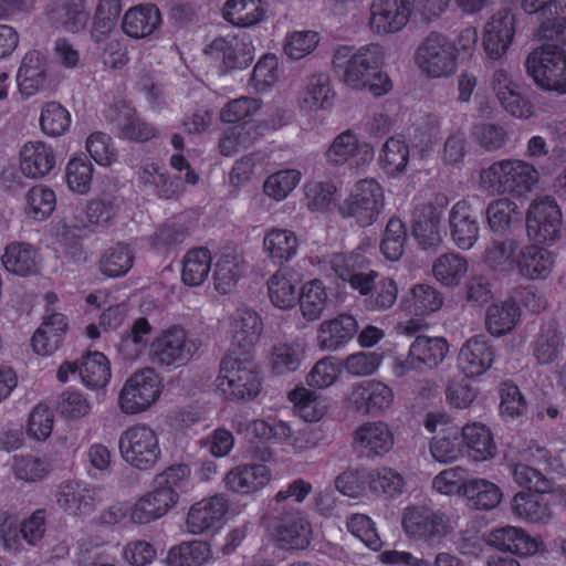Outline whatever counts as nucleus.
<instances>
[{
	"instance_id": "nucleus-12",
	"label": "nucleus",
	"mask_w": 566,
	"mask_h": 566,
	"mask_svg": "<svg viewBox=\"0 0 566 566\" xmlns=\"http://www.w3.org/2000/svg\"><path fill=\"white\" fill-rule=\"evenodd\" d=\"M521 7L541 21L538 39L566 41V0H522Z\"/></svg>"
},
{
	"instance_id": "nucleus-61",
	"label": "nucleus",
	"mask_w": 566,
	"mask_h": 566,
	"mask_svg": "<svg viewBox=\"0 0 566 566\" xmlns=\"http://www.w3.org/2000/svg\"><path fill=\"white\" fill-rule=\"evenodd\" d=\"M210 558V546L203 541L181 543L168 553V560L172 566H201Z\"/></svg>"
},
{
	"instance_id": "nucleus-16",
	"label": "nucleus",
	"mask_w": 566,
	"mask_h": 566,
	"mask_svg": "<svg viewBox=\"0 0 566 566\" xmlns=\"http://www.w3.org/2000/svg\"><path fill=\"white\" fill-rule=\"evenodd\" d=\"M272 528L281 546L289 549H304L311 542V525L297 510L275 507Z\"/></svg>"
},
{
	"instance_id": "nucleus-23",
	"label": "nucleus",
	"mask_w": 566,
	"mask_h": 566,
	"mask_svg": "<svg viewBox=\"0 0 566 566\" xmlns=\"http://www.w3.org/2000/svg\"><path fill=\"white\" fill-rule=\"evenodd\" d=\"M229 510L228 500L217 494L192 504L186 518V528L191 534H202L218 527Z\"/></svg>"
},
{
	"instance_id": "nucleus-55",
	"label": "nucleus",
	"mask_w": 566,
	"mask_h": 566,
	"mask_svg": "<svg viewBox=\"0 0 566 566\" xmlns=\"http://www.w3.org/2000/svg\"><path fill=\"white\" fill-rule=\"evenodd\" d=\"M443 295L429 284H416L403 303L406 308L416 316H423L437 312L443 305Z\"/></svg>"
},
{
	"instance_id": "nucleus-50",
	"label": "nucleus",
	"mask_w": 566,
	"mask_h": 566,
	"mask_svg": "<svg viewBox=\"0 0 566 566\" xmlns=\"http://www.w3.org/2000/svg\"><path fill=\"white\" fill-rule=\"evenodd\" d=\"M409 349L416 361L426 368H436L447 357L449 353V344L443 337H429L419 335L411 343Z\"/></svg>"
},
{
	"instance_id": "nucleus-21",
	"label": "nucleus",
	"mask_w": 566,
	"mask_h": 566,
	"mask_svg": "<svg viewBox=\"0 0 566 566\" xmlns=\"http://www.w3.org/2000/svg\"><path fill=\"white\" fill-rule=\"evenodd\" d=\"M444 207V198L440 203L431 201L416 205L412 212V232L423 249L437 248L442 242L440 220Z\"/></svg>"
},
{
	"instance_id": "nucleus-9",
	"label": "nucleus",
	"mask_w": 566,
	"mask_h": 566,
	"mask_svg": "<svg viewBox=\"0 0 566 566\" xmlns=\"http://www.w3.org/2000/svg\"><path fill=\"white\" fill-rule=\"evenodd\" d=\"M160 382L151 368L134 373L123 385L117 405L125 415H138L148 410L159 398Z\"/></svg>"
},
{
	"instance_id": "nucleus-59",
	"label": "nucleus",
	"mask_w": 566,
	"mask_h": 566,
	"mask_svg": "<svg viewBox=\"0 0 566 566\" xmlns=\"http://www.w3.org/2000/svg\"><path fill=\"white\" fill-rule=\"evenodd\" d=\"M303 361V349L290 343L275 344L269 356V365L273 374L283 376L296 371Z\"/></svg>"
},
{
	"instance_id": "nucleus-31",
	"label": "nucleus",
	"mask_w": 566,
	"mask_h": 566,
	"mask_svg": "<svg viewBox=\"0 0 566 566\" xmlns=\"http://www.w3.org/2000/svg\"><path fill=\"white\" fill-rule=\"evenodd\" d=\"M96 490L80 481L63 482L56 492L61 509L72 515H88L96 506Z\"/></svg>"
},
{
	"instance_id": "nucleus-4",
	"label": "nucleus",
	"mask_w": 566,
	"mask_h": 566,
	"mask_svg": "<svg viewBox=\"0 0 566 566\" xmlns=\"http://www.w3.org/2000/svg\"><path fill=\"white\" fill-rule=\"evenodd\" d=\"M415 63L424 77H452L459 66V51L453 41L439 32H430L417 46Z\"/></svg>"
},
{
	"instance_id": "nucleus-45",
	"label": "nucleus",
	"mask_w": 566,
	"mask_h": 566,
	"mask_svg": "<svg viewBox=\"0 0 566 566\" xmlns=\"http://www.w3.org/2000/svg\"><path fill=\"white\" fill-rule=\"evenodd\" d=\"M78 361V376L88 389L104 388L112 376L111 364L101 352L87 353Z\"/></svg>"
},
{
	"instance_id": "nucleus-29",
	"label": "nucleus",
	"mask_w": 566,
	"mask_h": 566,
	"mask_svg": "<svg viewBox=\"0 0 566 566\" xmlns=\"http://www.w3.org/2000/svg\"><path fill=\"white\" fill-rule=\"evenodd\" d=\"M555 254L538 244L520 245L515 271L526 280H546L555 266Z\"/></svg>"
},
{
	"instance_id": "nucleus-54",
	"label": "nucleus",
	"mask_w": 566,
	"mask_h": 566,
	"mask_svg": "<svg viewBox=\"0 0 566 566\" xmlns=\"http://www.w3.org/2000/svg\"><path fill=\"white\" fill-rule=\"evenodd\" d=\"M463 496L471 507L489 511L500 504L502 492L495 483L475 478L464 484Z\"/></svg>"
},
{
	"instance_id": "nucleus-62",
	"label": "nucleus",
	"mask_w": 566,
	"mask_h": 566,
	"mask_svg": "<svg viewBox=\"0 0 566 566\" xmlns=\"http://www.w3.org/2000/svg\"><path fill=\"white\" fill-rule=\"evenodd\" d=\"M506 463L514 482L518 486L535 493H545L551 490V481L546 478L542 468L513 461H506Z\"/></svg>"
},
{
	"instance_id": "nucleus-44",
	"label": "nucleus",
	"mask_w": 566,
	"mask_h": 566,
	"mask_svg": "<svg viewBox=\"0 0 566 566\" xmlns=\"http://www.w3.org/2000/svg\"><path fill=\"white\" fill-rule=\"evenodd\" d=\"M268 294L271 303L280 310L293 308L298 298L297 280L289 269L276 271L268 280Z\"/></svg>"
},
{
	"instance_id": "nucleus-34",
	"label": "nucleus",
	"mask_w": 566,
	"mask_h": 566,
	"mask_svg": "<svg viewBox=\"0 0 566 566\" xmlns=\"http://www.w3.org/2000/svg\"><path fill=\"white\" fill-rule=\"evenodd\" d=\"M55 166L53 148L43 142L25 143L20 150V169L29 178H43Z\"/></svg>"
},
{
	"instance_id": "nucleus-43",
	"label": "nucleus",
	"mask_w": 566,
	"mask_h": 566,
	"mask_svg": "<svg viewBox=\"0 0 566 566\" xmlns=\"http://www.w3.org/2000/svg\"><path fill=\"white\" fill-rule=\"evenodd\" d=\"M335 92L332 88L329 76L325 73L314 74L310 77L300 98V106L306 112H317L332 107Z\"/></svg>"
},
{
	"instance_id": "nucleus-28",
	"label": "nucleus",
	"mask_w": 566,
	"mask_h": 566,
	"mask_svg": "<svg viewBox=\"0 0 566 566\" xmlns=\"http://www.w3.org/2000/svg\"><path fill=\"white\" fill-rule=\"evenodd\" d=\"M20 93L31 97L48 87L46 57L38 50L27 52L17 73Z\"/></svg>"
},
{
	"instance_id": "nucleus-27",
	"label": "nucleus",
	"mask_w": 566,
	"mask_h": 566,
	"mask_svg": "<svg viewBox=\"0 0 566 566\" xmlns=\"http://www.w3.org/2000/svg\"><path fill=\"white\" fill-rule=\"evenodd\" d=\"M494 361V348L484 336H473L461 347L458 366L465 377L483 375Z\"/></svg>"
},
{
	"instance_id": "nucleus-40",
	"label": "nucleus",
	"mask_w": 566,
	"mask_h": 566,
	"mask_svg": "<svg viewBox=\"0 0 566 566\" xmlns=\"http://www.w3.org/2000/svg\"><path fill=\"white\" fill-rule=\"evenodd\" d=\"M297 301L301 314L307 322L319 319L332 304L327 287L318 279L311 280L301 286Z\"/></svg>"
},
{
	"instance_id": "nucleus-14",
	"label": "nucleus",
	"mask_w": 566,
	"mask_h": 566,
	"mask_svg": "<svg viewBox=\"0 0 566 566\" xmlns=\"http://www.w3.org/2000/svg\"><path fill=\"white\" fill-rule=\"evenodd\" d=\"M415 0H373L369 28L378 35L401 31L409 22Z\"/></svg>"
},
{
	"instance_id": "nucleus-25",
	"label": "nucleus",
	"mask_w": 566,
	"mask_h": 566,
	"mask_svg": "<svg viewBox=\"0 0 566 566\" xmlns=\"http://www.w3.org/2000/svg\"><path fill=\"white\" fill-rule=\"evenodd\" d=\"M354 448L363 457H381L394 446V434L382 421L366 422L354 432Z\"/></svg>"
},
{
	"instance_id": "nucleus-57",
	"label": "nucleus",
	"mask_w": 566,
	"mask_h": 566,
	"mask_svg": "<svg viewBox=\"0 0 566 566\" xmlns=\"http://www.w3.org/2000/svg\"><path fill=\"white\" fill-rule=\"evenodd\" d=\"M295 412L307 422L319 421L327 409L325 400L315 391L305 387H296L289 394Z\"/></svg>"
},
{
	"instance_id": "nucleus-36",
	"label": "nucleus",
	"mask_w": 566,
	"mask_h": 566,
	"mask_svg": "<svg viewBox=\"0 0 566 566\" xmlns=\"http://www.w3.org/2000/svg\"><path fill=\"white\" fill-rule=\"evenodd\" d=\"M138 181L146 190L151 191L160 199L178 198L182 191L180 178L170 177L163 167L157 164H146L138 171Z\"/></svg>"
},
{
	"instance_id": "nucleus-17",
	"label": "nucleus",
	"mask_w": 566,
	"mask_h": 566,
	"mask_svg": "<svg viewBox=\"0 0 566 566\" xmlns=\"http://www.w3.org/2000/svg\"><path fill=\"white\" fill-rule=\"evenodd\" d=\"M515 35V15L509 9L496 11L483 29V48L490 60L499 61L507 52Z\"/></svg>"
},
{
	"instance_id": "nucleus-13",
	"label": "nucleus",
	"mask_w": 566,
	"mask_h": 566,
	"mask_svg": "<svg viewBox=\"0 0 566 566\" xmlns=\"http://www.w3.org/2000/svg\"><path fill=\"white\" fill-rule=\"evenodd\" d=\"M371 144L360 142L353 129L339 133L325 153L326 160L332 166L349 164L356 168L367 167L374 159Z\"/></svg>"
},
{
	"instance_id": "nucleus-53",
	"label": "nucleus",
	"mask_w": 566,
	"mask_h": 566,
	"mask_svg": "<svg viewBox=\"0 0 566 566\" xmlns=\"http://www.w3.org/2000/svg\"><path fill=\"white\" fill-rule=\"evenodd\" d=\"M512 511L527 523H547L553 517L552 510L545 499L538 494L520 492L512 500Z\"/></svg>"
},
{
	"instance_id": "nucleus-18",
	"label": "nucleus",
	"mask_w": 566,
	"mask_h": 566,
	"mask_svg": "<svg viewBox=\"0 0 566 566\" xmlns=\"http://www.w3.org/2000/svg\"><path fill=\"white\" fill-rule=\"evenodd\" d=\"M490 87L502 107L516 118H530L533 105L520 92V85L504 67L495 69L490 76Z\"/></svg>"
},
{
	"instance_id": "nucleus-39",
	"label": "nucleus",
	"mask_w": 566,
	"mask_h": 566,
	"mask_svg": "<svg viewBox=\"0 0 566 566\" xmlns=\"http://www.w3.org/2000/svg\"><path fill=\"white\" fill-rule=\"evenodd\" d=\"M520 242L515 239L492 240L485 248L482 261L491 271L509 274L515 271Z\"/></svg>"
},
{
	"instance_id": "nucleus-48",
	"label": "nucleus",
	"mask_w": 566,
	"mask_h": 566,
	"mask_svg": "<svg viewBox=\"0 0 566 566\" xmlns=\"http://www.w3.org/2000/svg\"><path fill=\"white\" fill-rule=\"evenodd\" d=\"M486 219L491 231L505 234L520 226L523 217L515 202L500 198L488 206Z\"/></svg>"
},
{
	"instance_id": "nucleus-26",
	"label": "nucleus",
	"mask_w": 566,
	"mask_h": 566,
	"mask_svg": "<svg viewBox=\"0 0 566 566\" xmlns=\"http://www.w3.org/2000/svg\"><path fill=\"white\" fill-rule=\"evenodd\" d=\"M357 319L346 313L323 321L316 334L317 346L322 350L336 352L343 348L358 332Z\"/></svg>"
},
{
	"instance_id": "nucleus-47",
	"label": "nucleus",
	"mask_w": 566,
	"mask_h": 566,
	"mask_svg": "<svg viewBox=\"0 0 566 566\" xmlns=\"http://www.w3.org/2000/svg\"><path fill=\"white\" fill-rule=\"evenodd\" d=\"M520 316V308L512 298L499 304H492L485 313L486 331L495 337L503 336L517 325Z\"/></svg>"
},
{
	"instance_id": "nucleus-2",
	"label": "nucleus",
	"mask_w": 566,
	"mask_h": 566,
	"mask_svg": "<svg viewBox=\"0 0 566 566\" xmlns=\"http://www.w3.org/2000/svg\"><path fill=\"white\" fill-rule=\"evenodd\" d=\"M538 182V171L522 159H501L479 172V189L490 196L526 197Z\"/></svg>"
},
{
	"instance_id": "nucleus-38",
	"label": "nucleus",
	"mask_w": 566,
	"mask_h": 566,
	"mask_svg": "<svg viewBox=\"0 0 566 566\" xmlns=\"http://www.w3.org/2000/svg\"><path fill=\"white\" fill-rule=\"evenodd\" d=\"M359 478L368 485L373 494L386 499L400 496L406 486L403 475L389 467H380L368 472H361Z\"/></svg>"
},
{
	"instance_id": "nucleus-6",
	"label": "nucleus",
	"mask_w": 566,
	"mask_h": 566,
	"mask_svg": "<svg viewBox=\"0 0 566 566\" xmlns=\"http://www.w3.org/2000/svg\"><path fill=\"white\" fill-rule=\"evenodd\" d=\"M527 75L542 90L566 95V51L554 44L532 50L526 60Z\"/></svg>"
},
{
	"instance_id": "nucleus-8",
	"label": "nucleus",
	"mask_w": 566,
	"mask_h": 566,
	"mask_svg": "<svg viewBox=\"0 0 566 566\" xmlns=\"http://www.w3.org/2000/svg\"><path fill=\"white\" fill-rule=\"evenodd\" d=\"M118 448L123 460L138 470L154 468L161 458L159 438L145 423L128 427L120 433Z\"/></svg>"
},
{
	"instance_id": "nucleus-20",
	"label": "nucleus",
	"mask_w": 566,
	"mask_h": 566,
	"mask_svg": "<svg viewBox=\"0 0 566 566\" xmlns=\"http://www.w3.org/2000/svg\"><path fill=\"white\" fill-rule=\"evenodd\" d=\"M402 528L418 538L441 537L448 533L446 515L427 506H408L402 514Z\"/></svg>"
},
{
	"instance_id": "nucleus-46",
	"label": "nucleus",
	"mask_w": 566,
	"mask_h": 566,
	"mask_svg": "<svg viewBox=\"0 0 566 566\" xmlns=\"http://www.w3.org/2000/svg\"><path fill=\"white\" fill-rule=\"evenodd\" d=\"M410 159V148L405 139L389 137L380 148L378 163L384 172L398 177L407 171Z\"/></svg>"
},
{
	"instance_id": "nucleus-60",
	"label": "nucleus",
	"mask_w": 566,
	"mask_h": 566,
	"mask_svg": "<svg viewBox=\"0 0 566 566\" xmlns=\"http://www.w3.org/2000/svg\"><path fill=\"white\" fill-rule=\"evenodd\" d=\"M563 349V338L552 323L542 327L533 342V355L539 364H552Z\"/></svg>"
},
{
	"instance_id": "nucleus-10",
	"label": "nucleus",
	"mask_w": 566,
	"mask_h": 566,
	"mask_svg": "<svg viewBox=\"0 0 566 566\" xmlns=\"http://www.w3.org/2000/svg\"><path fill=\"white\" fill-rule=\"evenodd\" d=\"M563 214L555 199H535L526 213L527 237L537 242L552 244L562 237Z\"/></svg>"
},
{
	"instance_id": "nucleus-35",
	"label": "nucleus",
	"mask_w": 566,
	"mask_h": 566,
	"mask_svg": "<svg viewBox=\"0 0 566 566\" xmlns=\"http://www.w3.org/2000/svg\"><path fill=\"white\" fill-rule=\"evenodd\" d=\"M161 21V13L157 6L138 4L124 13L122 29L133 39H143L153 34L160 27Z\"/></svg>"
},
{
	"instance_id": "nucleus-42",
	"label": "nucleus",
	"mask_w": 566,
	"mask_h": 566,
	"mask_svg": "<svg viewBox=\"0 0 566 566\" xmlns=\"http://www.w3.org/2000/svg\"><path fill=\"white\" fill-rule=\"evenodd\" d=\"M266 4L264 0H227L222 17L234 27L250 28L264 20Z\"/></svg>"
},
{
	"instance_id": "nucleus-24",
	"label": "nucleus",
	"mask_w": 566,
	"mask_h": 566,
	"mask_svg": "<svg viewBox=\"0 0 566 566\" xmlns=\"http://www.w3.org/2000/svg\"><path fill=\"white\" fill-rule=\"evenodd\" d=\"M450 237L461 250H470L480 237V223L471 207L465 200L453 205L449 212Z\"/></svg>"
},
{
	"instance_id": "nucleus-30",
	"label": "nucleus",
	"mask_w": 566,
	"mask_h": 566,
	"mask_svg": "<svg viewBox=\"0 0 566 566\" xmlns=\"http://www.w3.org/2000/svg\"><path fill=\"white\" fill-rule=\"evenodd\" d=\"M272 479L266 464L245 463L231 469L224 476L226 488L240 494H251L262 490Z\"/></svg>"
},
{
	"instance_id": "nucleus-3",
	"label": "nucleus",
	"mask_w": 566,
	"mask_h": 566,
	"mask_svg": "<svg viewBox=\"0 0 566 566\" xmlns=\"http://www.w3.org/2000/svg\"><path fill=\"white\" fill-rule=\"evenodd\" d=\"M216 386L228 400L255 399L262 391L263 377L253 355L227 354L220 361Z\"/></svg>"
},
{
	"instance_id": "nucleus-5",
	"label": "nucleus",
	"mask_w": 566,
	"mask_h": 566,
	"mask_svg": "<svg viewBox=\"0 0 566 566\" xmlns=\"http://www.w3.org/2000/svg\"><path fill=\"white\" fill-rule=\"evenodd\" d=\"M201 346L185 328L178 325L161 331L150 343L148 359L163 369H176L186 366Z\"/></svg>"
},
{
	"instance_id": "nucleus-64",
	"label": "nucleus",
	"mask_w": 566,
	"mask_h": 566,
	"mask_svg": "<svg viewBox=\"0 0 566 566\" xmlns=\"http://www.w3.org/2000/svg\"><path fill=\"white\" fill-rule=\"evenodd\" d=\"M56 197L54 191L44 186L36 185L25 195V213L36 221L49 218L55 209Z\"/></svg>"
},
{
	"instance_id": "nucleus-11",
	"label": "nucleus",
	"mask_w": 566,
	"mask_h": 566,
	"mask_svg": "<svg viewBox=\"0 0 566 566\" xmlns=\"http://www.w3.org/2000/svg\"><path fill=\"white\" fill-rule=\"evenodd\" d=\"M263 331L261 316L252 308L239 307L228 317L227 354L252 355Z\"/></svg>"
},
{
	"instance_id": "nucleus-33",
	"label": "nucleus",
	"mask_w": 566,
	"mask_h": 566,
	"mask_svg": "<svg viewBox=\"0 0 566 566\" xmlns=\"http://www.w3.org/2000/svg\"><path fill=\"white\" fill-rule=\"evenodd\" d=\"M300 239L290 229L271 227L264 230L262 248L266 258L276 265L292 261L298 251Z\"/></svg>"
},
{
	"instance_id": "nucleus-51",
	"label": "nucleus",
	"mask_w": 566,
	"mask_h": 566,
	"mask_svg": "<svg viewBox=\"0 0 566 566\" xmlns=\"http://www.w3.org/2000/svg\"><path fill=\"white\" fill-rule=\"evenodd\" d=\"M463 442L468 455L476 462L486 461L495 455L496 447L490 430L481 423L462 428Z\"/></svg>"
},
{
	"instance_id": "nucleus-1",
	"label": "nucleus",
	"mask_w": 566,
	"mask_h": 566,
	"mask_svg": "<svg viewBox=\"0 0 566 566\" xmlns=\"http://www.w3.org/2000/svg\"><path fill=\"white\" fill-rule=\"evenodd\" d=\"M384 61V48L377 43L357 49L339 45L333 55L334 69L342 72V80L349 88H368L376 97L387 94L392 86L389 76L381 72Z\"/></svg>"
},
{
	"instance_id": "nucleus-7",
	"label": "nucleus",
	"mask_w": 566,
	"mask_h": 566,
	"mask_svg": "<svg viewBox=\"0 0 566 566\" xmlns=\"http://www.w3.org/2000/svg\"><path fill=\"white\" fill-rule=\"evenodd\" d=\"M385 209V190L374 178L360 179L352 187L348 197L338 206L343 218L366 228L374 224Z\"/></svg>"
},
{
	"instance_id": "nucleus-49",
	"label": "nucleus",
	"mask_w": 566,
	"mask_h": 566,
	"mask_svg": "<svg viewBox=\"0 0 566 566\" xmlns=\"http://www.w3.org/2000/svg\"><path fill=\"white\" fill-rule=\"evenodd\" d=\"M245 261L235 252L223 253L216 263L213 271L214 289L221 293H229L245 272Z\"/></svg>"
},
{
	"instance_id": "nucleus-32",
	"label": "nucleus",
	"mask_w": 566,
	"mask_h": 566,
	"mask_svg": "<svg viewBox=\"0 0 566 566\" xmlns=\"http://www.w3.org/2000/svg\"><path fill=\"white\" fill-rule=\"evenodd\" d=\"M488 543L499 551L510 552L520 556L536 554L542 542L516 526H504L489 534Z\"/></svg>"
},
{
	"instance_id": "nucleus-56",
	"label": "nucleus",
	"mask_w": 566,
	"mask_h": 566,
	"mask_svg": "<svg viewBox=\"0 0 566 566\" xmlns=\"http://www.w3.org/2000/svg\"><path fill=\"white\" fill-rule=\"evenodd\" d=\"M211 268V254L208 249L189 250L184 256L181 280L188 286H200L208 279Z\"/></svg>"
},
{
	"instance_id": "nucleus-52",
	"label": "nucleus",
	"mask_w": 566,
	"mask_h": 566,
	"mask_svg": "<svg viewBox=\"0 0 566 566\" xmlns=\"http://www.w3.org/2000/svg\"><path fill=\"white\" fill-rule=\"evenodd\" d=\"M468 269L467 258L455 252L442 253L432 262L433 277L448 287L459 285Z\"/></svg>"
},
{
	"instance_id": "nucleus-63",
	"label": "nucleus",
	"mask_w": 566,
	"mask_h": 566,
	"mask_svg": "<svg viewBox=\"0 0 566 566\" xmlns=\"http://www.w3.org/2000/svg\"><path fill=\"white\" fill-rule=\"evenodd\" d=\"M122 11L120 0H98L92 28V39L102 44L111 33Z\"/></svg>"
},
{
	"instance_id": "nucleus-22",
	"label": "nucleus",
	"mask_w": 566,
	"mask_h": 566,
	"mask_svg": "<svg viewBox=\"0 0 566 566\" xmlns=\"http://www.w3.org/2000/svg\"><path fill=\"white\" fill-rule=\"evenodd\" d=\"M179 494L155 485L129 506V521L137 525L148 524L165 516L178 502Z\"/></svg>"
},
{
	"instance_id": "nucleus-41",
	"label": "nucleus",
	"mask_w": 566,
	"mask_h": 566,
	"mask_svg": "<svg viewBox=\"0 0 566 566\" xmlns=\"http://www.w3.org/2000/svg\"><path fill=\"white\" fill-rule=\"evenodd\" d=\"M1 261L8 272L19 276H28L36 273L39 254L30 243L12 242L6 247Z\"/></svg>"
},
{
	"instance_id": "nucleus-15",
	"label": "nucleus",
	"mask_w": 566,
	"mask_h": 566,
	"mask_svg": "<svg viewBox=\"0 0 566 566\" xmlns=\"http://www.w3.org/2000/svg\"><path fill=\"white\" fill-rule=\"evenodd\" d=\"M206 53L211 59L220 61L224 72L245 69L254 59L252 40L247 33L217 38L210 43Z\"/></svg>"
},
{
	"instance_id": "nucleus-58",
	"label": "nucleus",
	"mask_w": 566,
	"mask_h": 566,
	"mask_svg": "<svg viewBox=\"0 0 566 566\" xmlns=\"http://www.w3.org/2000/svg\"><path fill=\"white\" fill-rule=\"evenodd\" d=\"M135 252L126 243H116L103 253L99 269L109 277L125 275L134 264Z\"/></svg>"
},
{
	"instance_id": "nucleus-19",
	"label": "nucleus",
	"mask_w": 566,
	"mask_h": 566,
	"mask_svg": "<svg viewBox=\"0 0 566 566\" xmlns=\"http://www.w3.org/2000/svg\"><path fill=\"white\" fill-rule=\"evenodd\" d=\"M392 400L391 388L375 379L354 385L348 395L349 407L363 416L380 413Z\"/></svg>"
},
{
	"instance_id": "nucleus-37",
	"label": "nucleus",
	"mask_w": 566,
	"mask_h": 566,
	"mask_svg": "<svg viewBox=\"0 0 566 566\" xmlns=\"http://www.w3.org/2000/svg\"><path fill=\"white\" fill-rule=\"evenodd\" d=\"M66 327V317L61 313H53L45 317L31 338L33 350L42 356L52 355L60 347Z\"/></svg>"
}]
</instances>
